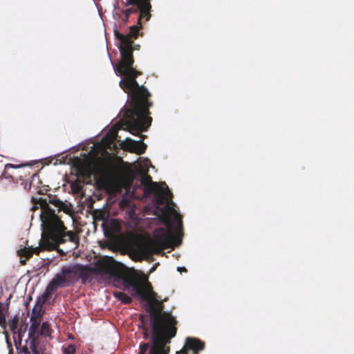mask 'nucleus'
<instances>
[{"label":"nucleus","instance_id":"obj_1","mask_svg":"<svg viewBox=\"0 0 354 354\" xmlns=\"http://www.w3.org/2000/svg\"><path fill=\"white\" fill-rule=\"evenodd\" d=\"M126 6L131 7L122 10V21L127 23L131 15L139 12L138 23L140 26H131L129 33L126 35L114 31L115 37L120 41L119 50L121 55V60L117 64L115 71L122 77L119 83L120 87L129 97V107L124 108L123 118L119 123V128L138 135L140 132L146 131L151 124L149 108L153 102L150 100L151 93L145 86L139 85L136 80L142 73L133 67L132 45L142 28L140 21L142 19L146 21L150 19L152 6L151 0H127Z\"/></svg>","mask_w":354,"mask_h":354},{"label":"nucleus","instance_id":"obj_2","mask_svg":"<svg viewBox=\"0 0 354 354\" xmlns=\"http://www.w3.org/2000/svg\"><path fill=\"white\" fill-rule=\"evenodd\" d=\"M97 269L100 273L122 279L126 288H132L134 295L149 302L151 335L150 342L140 344L138 354H146L149 348L150 354L169 353V344L176 335L178 322L171 313L163 311L164 306L156 299V293L153 291L147 279L135 272L122 270L107 261L99 263Z\"/></svg>","mask_w":354,"mask_h":354},{"label":"nucleus","instance_id":"obj_3","mask_svg":"<svg viewBox=\"0 0 354 354\" xmlns=\"http://www.w3.org/2000/svg\"><path fill=\"white\" fill-rule=\"evenodd\" d=\"M33 206L32 210L38 207L41 209L40 219L42 229L41 239L39 245L35 248L25 247L18 250V255L21 257L30 259L33 254H39L41 251H52L56 250L59 244L71 241L76 245L79 244V237L73 231H67L64 222L58 214L64 212L69 214L71 210L68 206L62 201L55 197L48 196L47 198L32 197Z\"/></svg>","mask_w":354,"mask_h":354},{"label":"nucleus","instance_id":"obj_4","mask_svg":"<svg viewBox=\"0 0 354 354\" xmlns=\"http://www.w3.org/2000/svg\"><path fill=\"white\" fill-rule=\"evenodd\" d=\"M173 237L171 234L163 227L158 228L154 235V239L149 244L140 246L143 254H159L165 249L172 247Z\"/></svg>","mask_w":354,"mask_h":354},{"label":"nucleus","instance_id":"obj_5","mask_svg":"<svg viewBox=\"0 0 354 354\" xmlns=\"http://www.w3.org/2000/svg\"><path fill=\"white\" fill-rule=\"evenodd\" d=\"M10 168L17 169L22 168L23 169L19 171V179L21 180H26L25 189L30 190L34 187V183H41L39 176L36 174L34 169L26 164L13 165L6 164L4 167L3 171L0 174V178H12V176L9 174L8 169Z\"/></svg>","mask_w":354,"mask_h":354},{"label":"nucleus","instance_id":"obj_6","mask_svg":"<svg viewBox=\"0 0 354 354\" xmlns=\"http://www.w3.org/2000/svg\"><path fill=\"white\" fill-rule=\"evenodd\" d=\"M141 184L143 186L145 194L150 195L154 193L158 201L162 199L166 200L167 202L171 201L172 193L165 183H162L163 186H160L158 183L153 182L149 175L144 174L141 178Z\"/></svg>","mask_w":354,"mask_h":354},{"label":"nucleus","instance_id":"obj_7","mask_svg":"<svg viewBox=\"0 0 354 354\" xmlns=\"http://www.w3.org/2000/svg\"><path fill=\"white\" fill-rule=\"evenodd\" d=\"M30 326L28 330V337L26 341V345L22 347L21 351L24 354H44L38 347L40 344L39 341V326L40 319L38 316L32 315L30 317Z\"/></svg>","mask_w":354,"mask_h":354},{"label":"nucleus","instance_id":"obj_8","mask_svg":"<svg viewBox=\"0 0 354 354\" xmlns=\"http://www.w3.org/2000/svg\"><path fill=\"white\" fill-rule=\"evenodd\" d=\"M104 261H107V262L114 265L115 266H117V267L120 268L122 270H124L123 268L121 267V265L116 263V262L113 260V258L105 259H103V260L98 261L95 263V265L93 268H90L88 266H86L77 265V280L79 279H81L82 280L83 283H85L89 279V277L91 276V272L93 271L95 274H100L101 276H105V277H108L110 279H118V280H122V279H120L118 277H112V276H110L109 274H104L100 273L97 271V265L99 263H102V262H104Z\"/></svg>","mask_w":354,"mask_h":354},{"label":"nucleus","instance_id":"obj_9","mask_svg":"<svg viewBox=\"0 0 354 354\" xmlns=\"http://www.w3.org/2000/svg\"><path fill=\"white\" fill-rule=\"evenodd\" d=\"M10 330L13 334L15 345L17 348L21 346L22 339L28 328V324L16 315L9 322Z\"/></svg>","mask_w":354,"mask_h":354},{"label":"nucleus","instance_id":"obj_10","mask_svg":"<svg viewBox=\"0 0 354 354\" xmlns=\"http://www.w3.org/2000/svg\"><path fill=\"white\" fill-rule=\"evenodd\" d=\"M53 279L60 287H65L74 283L77 281V265L63 267L61 272L56 274Z\"/></svg>","mask_w":354,"mask_h":354},{"label":"nucleus","instance_id":"obj_11","mask_svg":"<svg viewBox=\"0 0 354 354\" xmlns=\"http://www.w3.org/2000/svg\"><path fill=\"white\" fill-rule=\"evenodd\" d=\"M60 287L59 284L53 279L47 286L44 292L41 295L43 302H46L50 297L51 294L57 288Z\"/></svg>","mask_w":354,"mask_h":354},{"label":"nucleus","instance_id":"obj_12","mask_svg":"<svg viewBox=\"0 0 354 354\" xmlns=\"http://www.w3.org/2000/svg\"><path fill=\"white\" fill-rule=\"evenodd\" d=\"M60 287L59 284L53 279L47 286L44 292L41 295L43 302H46L50 297L51 294L57 288Z\"/></svg>","mask_w":354,"mask_h":354},{"label":"nucleus","instance_id":"obj_13","mask_svg":"<svg viewBox=\"0 0 354 354\" xmlns=\"http://www.w3.org/2000/svg\"><path fill=\"white\" fill-rule=\"evenodd\" d=\"M137 141L131 138H127L122 143L123 149L131 153H135V148L136 147Z\"/></svg>","mask_w":354,"mask_h":354},{"label":"nucleus","instance_id":"obj_14","mask_svg":"<svg viewBox=\"0 0 354 354\" xmlns=\"http://www.w3.org/2000/svg\"><path fill=\"white\" fill-rule=\"evenodd\" d=\"M51 334V328L50 327V324L44 322L42 323L41 329L39 331V336H44V337H48L50 336Z\"/></svg>","mask_w":354,"mask_h":354},{"label":"nucleus","instance_id":"obj_15","mask_svg":"<svg viewBox=\"0 0 354 354\" xmlns=\"http://www.w3.org/2000/svg\"><path fill=\"white\" fill-rule=\"evenodd\" d=\"M147 149V145L142 140L137 141L135 148V153L138 155L143 154Z\"/></svg>","mask_w":354,"mask_h":354},{"label":"nucleus","instance_id":"obj_16","mask_svg":"<svg viewBox=\"0 0 354 354\" xmlns=\"http://www.w3.org/2000/svg\"><path fill=\"white\" fill-rule=\"evenodd\" d=\"M0 326L4 330L3 334L5 335V337L8 344H9V335L7 332L6 329V320L5 315H0Z\"/></svg>","mask_w":354,"mask_h":354},{"label":"nucleus","instance_id":"obj_17","mask_svg":"<svg viewBox=\"0 0 354 354\" xmlns=\"http://www.w3.org/2000/svg\"><path fill=\"white\" fill-rule=\"evenodd\" d=\"M62 351L64 354H75L76 348L73 344H69L66 347H62Z\"/></svg>","mask_w":354,"mask_h":354},{"label":"nucleus","instance_id":"obj_18","mask_svg":"<svg viewBox=\"0 0 354 354\" xmlns=\"http://www.w3.org/2000/svg\"><path fill=\"white\" fill-rule=\"evenodd\" d=\"M171 210L175 213V216H174V221L176 222L177 223V225H178V227L179 228V230H182L183 228V221H182V218H181V216L180 214H178L176 210L173 208H171Z\"/></svg>","mask_w":354,"mask_h":354},{"label":"nucleus","instance_id":"obj_19","mask_svg":"<svg viewBox=\"0 0 354 354\" xmlns=\"http://www.w3.org/2000/svg\"><path fill=\"white\" fill-rule=\"evenodd\" d=\"M118 297L124 304H129L131 302V298L124 292H120L118 294Z\"/></svg>","mask_w":354,"mask_h":354},{"label":"nucleus","instance_id":"obj_20","mask_svg":"<svg viewBox=\"0 0 354 354\" xmlns=\"http://www.w3.org/2000/svg\"><path fill=\"white\" fill-rule=\"evenodd\" d=\"M117 132V129L110 130L109 133L107 134V136H110L112 141H113L116 138Z\"/></svg>","mask_w":354,"mask_h":354},{"label":"nucleus","instance_id":"obj_21","mask_svg":"<svg viewBox=\"0 0 354 354\" xmlns=\"http://www.w3.org/2000/svg\"><path fill=\"white\" fill-rule=\"evenodd\" d=\"M165 223L168 228L171 227L170 218L169 216H166L165 218Z\"/></svg>","mask_w":354,"mask_h":354},{"label":"nucleus","instance_id":"obj_22","mask_svg":"<svg viewBox=\"0 0 354 354\" xmlns=\"http://www.w3.org/2000/svg\"><path fill=\"white\" fill-rule=\"evenodd\" d=\"M72 189H73V190L74 192H78L80 191V185H77V184H73V185H72Z\"/></svg>","mask_w":354,"mask_h":354},{"label":"nucleus","instance_id":"obj_23","mask_svg":"<svg viewBox=\"0 0 354 354\" xmlns=\"http://www.w3.org/2000/svg\"><path fill=\"white\" fill-rule=\"evenodd\" d=\"M45 302H43V300H42V297H39L37 299V306H39L40 307L42 306V305L44 304Z\"/></svg>","mask_w":354,"mask_h":354},{"label":"nucleus","instance_id":"obj_24","mask_svg":"<svg viewBox=\"0 0 354 354\" xmlns=\"http://www.w3.org/2000/svg\"><path fill=\"white\" fill-rule=\"evenodd\" d=\"M177 270L179 272H187V269L185 267H178Z\"/></svg>","mask_w":354,"mask_h":354},{"label":"nucleus","instance_id":"obj_25","mask_svg":"<svg viewBox=\"0 0 354 354\" xmlns=\"http://www.w3.org/2000/svg\"><path fill=\"white\" fill-rule=\"evenodd\" d=\"M0 315H5V313H3V307H2V304L0 302Z\"/></svg>","mask_w":354,"mask_h":354},{"label":"nucleus","instance_id":"obj_26","mask_svg":"<svg viewBox=\"0 0 354 354\" xmlns=\"http://www.w3.org/2000/svg\"><path fill=\"white\" fill-rule=\"evenodd\" d=\"M157 264L154 265L150 270V272H153L156 268Z\"/></svg>","mask_w":354,"mask_h":354},{"label":"nucleus","instance_id":"obj_27","mask_svg":"<svg viewBox=\"0 0 354 354\" xmlns=\"http://www.w3.org/2000/svg\"><path fill=\"white\" fill-rule=\"evenodd\" d=\"M20 263H21L22 265H24V264H26V260H21V261H20Z\"/></svg>","mask_w":354,"mask_h":354},{"label":"nucleus","instance_id":"obj_28","mask_svg":"<svg viewBox=\"0 0 354 354\" xmlns=\"http://www.w3.org/2000/svg\"><path fill=\"white\" fill-rule=\"evenodd\" d=\"M37 193H38L39 194H42L41 189H39V190L37 191Z\"/></svg>","mask_w":354,"mask_h":354}]
</instances>
